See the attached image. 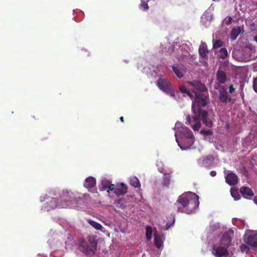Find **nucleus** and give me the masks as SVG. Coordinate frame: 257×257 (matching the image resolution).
Segmentation results:
<instances>
[{"instance_id":"obj_12","label":"nucleus","mask_w":257,"mask_h":257,"mask_svg":"<svg viewBox=\"0 0 257 257\" xmlns=\"http://www.w3.org/2000/svg\"><path fill=\"white\" fill-rule=\"evenodd\" d=\"M198 52L201 57L203 58H207V55L209 53V50H208L207 44L205 42H201V44L199 47Z\"/></svg>"},{"instance_id":"obj_25","label":"nucleus","mask_w":257,"mask_h":257,"mask_svg":"<svg viewBox=\"0 0 257 257\" xmlns=\"http://www.w3.org/2000/svg\"><path fill=\"white\" fill-rule=\"evenodd\" d=\"M146 235L147 239L151 240L152 236V228L150 226L147 225L146 227Z\"/></svg>"},{"instance_id":"obj_10","label":"nucleus","mask_w":257,"mask_h":257,"mask_svg":"<svg viewBox=\"0 0 257 257\" xmlns=\"http://www.w3.org/2000/svg\"><path fill=\"white\" fill-rule=\"evenodd\" d=\"M238 177L233 172H229L225 177L226 182L230 186H234L238 183Z\"/></svg>"},{"instance_id":"obj_15","label":"nucleus","mask_w":257,"mask_h":257,"mask_svg":"<svg viewBox=\"0 0 257 257\" xmlns=\"http://www.w3.org/2000/svg\"><path fill=\"white\" fill-rule=\"evenodd\" d=\"M214 161V158L213 155H209L203 158L202 163L205 167H210L212 166Z\"/></svg>"},{"instance_id":"obj_44","label":"nucleus","mask_w":257,"mask_h":257,"mask_svg":"<svg viewBox=\"0 0 257 257\" xmlns=\"http://www.w3.org/2000/svg\"><path fill=\"white\" fill-rule=\"evenodd\" d=\"M119 119L121 121V122H124V118L122 116H121L120 118H119Z\"/></svg>"},{"instance_id":"obj_40","label":"nucleus","mask_w":257,"mask_h":257,"mask_svg":"<svg viewBox=\"0 0 257 257\" xmlns=\"http://www.w3.org/2000/svg\"><path fill=\"white\" fill-rule=\"evenodd\" d=\"M186 94H187V95L189 96L191 98H193L194 97L193 94L189 91V90Z\"/></svg>"},{"instance_id":"obj_37","label":"nucleus","mask_w":257,"mask_h":257,"mask_svg":"<svg viewBox=\"0 0 257 257\" xmlns=\"http://www.w3.org/2000/svg\"><path fill=\"white\" fill-rule=\"evenodd\" d=\"M225 21L226 25H230L232 21V18L230 16H228L225 19Z\"/></svg>"},{"instance_id":"obj_19","label":"nucleus","mask_w":257,"mask_h":257,"mask_svg":"<svg viewBox=\"0 0 257 257\" xmlns=\"http://www.w3.org/2000/svg\"><path fill=\"white\" fill-rule=\"evenodd\" d=\"M130 184L135 188H140L141 187V183L139 181V180L137 177L135 176L132 177L130 178Z\"/></svg>"},{"instance_id":"obj_26","label":"nucleus","mask_w":257,"mask_h":257,"mask_svg":"<svg viewBox=\"0 0 257 257\" xmlns=\"http://www.w3.org/2000/svg\"><path fill=\"white\" fill-rule=\"evenodd\" d=\"M149 0H141V4L140 5V8L143 11H147L149 9L148 3Z\"/></svg>"},{"instance_id":"obj_1","label":"nucleus","mask_w":257,"mask_h":257,"mask_svg":"<svg viewBox=\"0 0 257 257\" xmlns=\"http://www.w3.org/2000/svg\"><path fill=\"white\" fill-rule=\"evenodd\" d=\"M195 95L194 100L192 104V116L189 114L186 115L188 123L195 131H198L201 127V121L207 127H212L213 122L209 116L208 111L201 108L205 106L210 102L208 92L201 93Z\"/></svg>"},{"instance_id":"obj_2","label":"nucleus","mask_w":257,"mask_h":257,"mask_svg":"<svg viewBox=\"0 0 257 257\" xmlns=\"http://www.w3.org/2000/svg\"><path fill=\"white\" fill-rule=\"evenodd\" d=\"M59 201L54 198H52L45 203V208L48 211L51 209L59 208L76 207L81 200L75 197L74 193L67 190H63L60 194Z\"/></svg>"},{"instance_id":"obj_31","label":"nucleus","mask_w":257,"mask_h":257,"mask_svg":"<svg viewBox=\"0 0 257 257\" xmlns=\"http://www.w3.org/2000/svg\"><path fill=\"white\" fill-rule=\"evenodd\" d=\"M200 133L202 135H204L205 136H210L212 135L213 132L211 130H202L200 131Z\"/></svg>"},{"instance_id":"obj_38","label":"nucleus","mask_w":257,"mask_h":257,"mask_svg":"<svg viewBox=\"0 0 257 257\" xmlns=\"http://www.w3.org/2000/svg\"><path fill=\"white\" fill-rule=\"evenodd\" d=\"M235 91V88H234L233 85L231 84L229 86V92L231 94Z\"/></svg>"},{"instance_id":"obj_47","label":"nucleus","mask_w":257,"mask_h":257,"mask_svg":"<svg viewBox=\"0 0 257 257\" xmlns=\"http://www.w3.org/2000/svg\"><path fill=\"white\" fill-rule=\"evenodd\" d=\"M180 148L181 149H183V148L182 147L180 146Z\"/></svg>"},{"instance_id":"obj_39","label":"nucleus","mask_w":257,"mask_h":257,"mask_svg":"<svg viewBox=\"0 0 257 257\" xmlns=\"http://www.w3.org/2000/svg\"><path fill=\"white\" fill-rule=\"evenodd\" d=\"M243 86H244V84H243L241 83V84H240L239 87H240V90H241V92H240V95H241V97H242V98H243V97H244V93H243V92H242V90H243Z\"/></svg>"},{"instance_id":"obj_24","label":"nucleus","mask_w":257,"mask_h":257,"mask_svg":"<svg viewBox=\"0 0 257 257\" xmlns=\"http://www.w3.org/2000/svg\"><path fill=\"white\" fill-rule=\"evenodd\" d=\"M88 222L93 226L95 229L101 230L102 228V226L99 223L92 220L89 219Z\"/></svg>"},{"instance_id":"obj_43","label":"nucleus","mask_w":257,"mask_h":257,"mask_svg":"<svg viewBox=\"0 0 257 257\" xmlns=\"http://www.w3.org/2000/svg\"><path fill=\"white\" fill-rule=\"evenodd\" d=\"M254 202L257 204V196H255L253 199Z\"/></svg>"},{"instance_id":"obj_9","label":"nucleus","mask_w":257,"mask_h":257,"mask_svg":"<svg viewBox=\"0 0 257 257\" xmlns=\"http://www.w3.org/2000/svg\"><path fill=\"white\" fill-rule=\"evenodd\" d=\"M172 69L176 75L179 78L184 77V73L186 72V67L182 64H177L172 66Z\"/></svg>"},{"instance_id":"obj_42","label":"nucleus","mask_w":257,"mask_h":257,"mask_svg":"<svg viewBox=\"0 0 257 257\" xmlns=\"http://www.w3.org/2000/svg\"><path fill=\"white\" fill-rule=\"evenodd\" d=\"M125 207V205L123 204H120V208L121 209H124Z\"/></svg>"},{"instance_id":"obj_3","label":"nucleus","mask_w":257,"mask_h":257,"mask_svg":"<svg viewBox=\"0 0 257 257\" xmlns=\"http://www.w3.org/2000/svg\"><path fill=\"white\" fill-rule=\"evenodd\" d=\"M198 199L199 196L194 193L188 192L182 194L178 197L177 201L182 207L178 206L177 211L191 214L198 207L199 204Z\"/></svg>"},{"instance_id":"obj_35","label":"nucleus","mask_w":257,"mask_h":257,"mask_svg":"<svg viewBox=\"0 0 257 257\" xmlns=\"http://www.w3.org/2000/svg\"><path fill=\"white\" fill-rule=\"evenodd\" d=\"M252 87L254 91L257 93V77L253 78L252 82Z\"/></svg>"},{"instance_id":"obj_11","label":"nucleus","mask_w":257,"mask_h":257,"mask_svg":"<svg viewBox=\"0 0 257 257\" xmlns=\"http://www.w3.org/2000/svg\"><path fill=\"white\" fill-rule=\"evenodd\" d=\"M227 80L226 73L223 70H218L216 73V81L219 84H224Z\"/></svg>"},{"instance_id":"obj_41","label":"nucleus","mask_w":257,"mask_h":257,"mask_svg":"<svg viewBox=\"0 0 257 257\" xmlns=\"http://www.w3.org/2000/svg\"><path fill=\"white\" fill-rule=\"evenodd\" d=\"M210 175L212 176V177H214L216 176V172L215 171H212L210 172Z\"/></svg>"},{"instance_id":"obj_27","label":"nucleus","mask_w":257,"mask_h":257,"mask_svg":"<svg viewBox=\"0 0 257 257\" xmlns=\"http://www.w3.org/2000/svg\"><path fill=\"white\" fill-rule=\"evenodd\" d=\"M231 195L235 200H238L240 199V195L237 190L231 189L230 191Z\"/></svg>"},{"instance_id":"obj_36","label":"nucleus","mask_w":257,"mask_h":257,"mask_svg":"<svg viewBox=\"0 0 257 257\" xmlns=\"http://www.w3.org/2000/svg\"><path fill=\"white\" fill-rule=\"evenodd\" d=\"M106 187L108 189V190L107 191L108 192H109V191H113L114 192L115 189L116 187H115V186L114 184H109L108 186H106Z\"/></svg>"},{"instance_id":"obj_18","label":"nucleus","mask_w":257,"mask_h":257,"mask_svg":"<svg viewBox=\"0 0 257 257\" xmlns=\"http://www.w3.org/2000/svg\"><path fill=\"white\" fill-rule=\"evenodd\" d=\"M180 132L188 139H192L194 138L193 134L191 130L186 126H182Z\"/></svg>"},{"instance_id":"obj_22","label":"nucleus","mask_w":257,"mask_h":257,"mask_svg":"<svg viewBox=\"0 0 257 257\" xmlns=\"http://www.w3.org/2000/svg\"><path fill=\"white\" fill-rule=\"evenodd\" d=\"M89 242L91 245V246L90 247L91 250V253L94 254L96 250L97 242L95 239L91 238L89 239Z\"/></svg>"},{"instance_id":"obj_28","label":"nucleus","mask_w":257,"mask_h":257,"mask_svg":"<svg viewBox=\"0 0 257 257\" xmlns=\"http://www.w3.org/2000/svg\"><path fill=\"white\" fill-rule=\"evenodd\" d=\"M247 244H241L240 245V249L242 252L247 253L249 252L250 248Z\"/></svg>"},{"instance_id":"obj_30","label":"nucleus","mask_w":257,"mask_h":257,"mask_svg":"<svg viewBox=\"0 0 257 257\" xmlns=\"http://www.w3.org/2000/svg\"><path fill=\"white\" fill-rule=\"evenodd\" d=\"M110 184V182L108 180H107L106 179H104L102 180L101 184L102 185V189L101 190H104L107 188L106 186H108Z\"/></svg>"},{"instance_id":"obj_21","label":"nucleus","mask_w":257,"mask_h":257,"mask_svg":"<svg viewBox=\"0 0 257 257\" xmlns=\"http://www.w3.org/2000/svg\"><path fill=\"white\" fill-rule=\"evenodd\" d=\"M239 33H240L239 28H233L231 31L230 38L233 40H235L236 39V38L237 37V36H238Z\"/></svg>"},{"instance_id":"obj_13","label":"nucleus","mask_w":257,"mask_h":257,"mask_svg":"<svg viewBox=\"0 0 257 257\" xmlns=\"http://www.w3.org/2000/svg\"><path fill=\"white\" fill-rule=\"evenodd\" d=\"M79 249L85 254L88 255L91 253V247L85 240L81 241L79 244Z\"/></svg>"},{"instance_id":"obj_33","label":"nucleus","mask_w":257,"mask_h":257,"mask_svg":"<svg viewBox=\"0 0 257 257\" xmlns=\"http://www.w3.org/2000/svg\"><path fill=\"white\" fill-rule=\"evenodd\" d=\"M154 242L157 248H160L161 246V243L157 235H155Z\"/></svg>"},{"instance_id":"obj_4","label":"nucleus","mask_w":257,"mask_h":257,"mask_svg":"<svg viewBox=\"0 0 257 257\" xmlns=\"http://www.w3.org/2000/svg\"><path fill=\"white\" fill-rule=\"evenodd\" d=\"M157 85L159 89L172 97H175V91L172 84L167 79L159 78L157 81Z\"/></svg>"},{"instance_id":"obj_8","label":"nucleus","mask_w":257,"mask_h":257,"mask_svg":"<svg viewBox=\"0 0 257 257\" xmlns=\"http://www.w3.org/2000/svg\"><path fill=\"white\" fill-rule=\"evenodd\" d=\"M244 242L251 247H257V233L252 232L247 235Z\"/></svg>"},{"instance_id":"obj_29","label":"nucleus","mask_w":257,"mask_h":257,"mask_svg":"<svg viewBox=\"0 0 257 257\" xmlns=\"http://www.w3.org/2000/svg\"><path fill=\"white\" fill-rule=\"evenodd\" d=\"M223 44V43L220 40H216L213 44V49H215L221 47Z\"/></svg>"},{"instance_id":"obj_14","label":"nucleus","mask_w":257,"mask_h":257,"mask_svg":"<svg viewBox=\"0 0 257 257\" xmlns=\"http://www.w3.org/2000/svg\"><path fill=\"white\" fill-rule=\"evenodd\" d=\"M127 192V187L123 183H121L119 186H117L114 191V193L117 195H123Z\"/></svg>"},{"instance_id":"obj_5","label":"nucleus","mask_w":257,"mask_h":257,"mask_svg":"<svg viewBox=\"0 0 257 257\" xmlns=\"http://www.w3.org/2000/svg\"><path fill=\"white\" fill-rule=\"evenodd\" d=\"M188 83L193 87L192 91L194 95L208 92L206 86L199 81H188Z\"/></svg>"},{"instance_id":"obj_23","label":"nucleus","mask_w":257,"mask_h":257,"mask_svg":"<svg viewBox=\"0 0 257 257\" xmlns=\"http://www.w3.org/2000/svg\"><path fill=\"white\" fill-rule=\"evenodd\" d=\"M218 55L220 58L224 59L228 56V52L225 48H221L218 52Z\"/></svg>"},{"instance_id":"obj_6","label":"nucleus","mask_w":257,"mask_h":257,"mask_svg":"<svg viewBox=\"0 0 257 257\" xmlns=\"http://www.w3.org/2000/svg\"><path fill=\"white\" fill-rule=\"evenodd\" d=\"M218 98L223 103L227 104L231 101V96L228 94L227 90L224 86L220 87L219 89Z\"/></svg>"},{"instance_id":"obj_45","label":"nucleus","mask_w":257,"mask_h":257,"mask_svg":"<svg viewBox=\"0 0 257 257\" xmlns=\"http://www.w3.org/2000/svg\"><path fill=\"white\" fill-rule=\"evenodd\" d=\"M253 40L257 43V36L254 37Z\"/></svg>"},{"instance_id":"obj_16","label":"nucleus","mask_w":257,"mask_h":257,"mask_svg":"<svg viewBox=\"0 0 257 257\" xmlns=\"http://www.w3.org/2000/svg\"><path fill=\"white\" fill-rule=\"evenodd\" d=\"M240 192L245 198H247L248 197H252L254 195L252 190L247 187L243 186L241 187Z\"/></svg>"},{"instance_id":"obj_17","label":"nucleus","mask_w":257,"mask_h":257,"mask_svg":"<svg viewBox=\"0 0 257 257\" xmlns=\"http://www.w3.org/2000/svg\"><path fill=\"white\" fill-rule=\"evenodd\" d=\"M96 185V180L95 178L89 177L85 179V182L84 183V186L88 189L93 188Z\"/></svg>"},{"instance_id":"obj_7","label":"nucleus","mask_w":257,"mask_h":257,"mask_svg":"<svg viewBox=\"0 0 257 257\" xmlns=\"http://www.w3.org/2000/svg\"><path fill=\"white\" fill-rule=\"evenodd\" d=\"M212 250V253L216 257H226L229 254L227 248L223 246H219L216 247L214 245Z\"/></svg>"},{"instance_id":"obj_46","label":"nucleus","mask_w":257,"mask_h":257,"mask_svg":"<svg viewBox=\"0 0 257 257\" xmlns=\"http://www.w3.org/2000/svg\"><path fill=\"white\" fill-rule=\"evenodd\" d=\"M116 202L118 203V204H119L120 203V200H118Z\"/></svg>"},{"instance_id":"obj_34","label":"nucleus","mask_w":257,"mask_h":257,"mask_svg":"<svg viewBox=\"0 0 257 257\" xmlns=\"http://www.w3.org/2000/svg\"><path fill=\"white\" fill-rule=\"evenodd\" d=\"M179 90L183 93H186L189 90L186 86L184 85L179 86Z\"/></svg>"},{"instance_id":"obj_32","label":"nucleus","mask_w":257,"mask_h":257,"mask_svg":"<svg viewBox=\"0 0 257 257\" xmlns=\"http://www.w3.org/2000/svg\"><path fill=\"white\" fill-rule=\"evenodd\" d=\"M222 240H225L226 241V244L227 245H230L231 242V238L229 237L227 235L224 234L222 237Z\"/></svg>"},{"instance_id":"obj_20","label":"nucleus","mask_w":257,"mask_h":257,"mask_svg":"<svg viewBox=\"0 0 257 257\" xmlns=\"http://www.w3.org/2000/svg\"><path fill=\"white\" fill-rule=\"evenodd\" d=\"M171 175L170 174H165L163 180V184L164 186L168 187L170 184Z\"/></svg>"}]
</instances>
